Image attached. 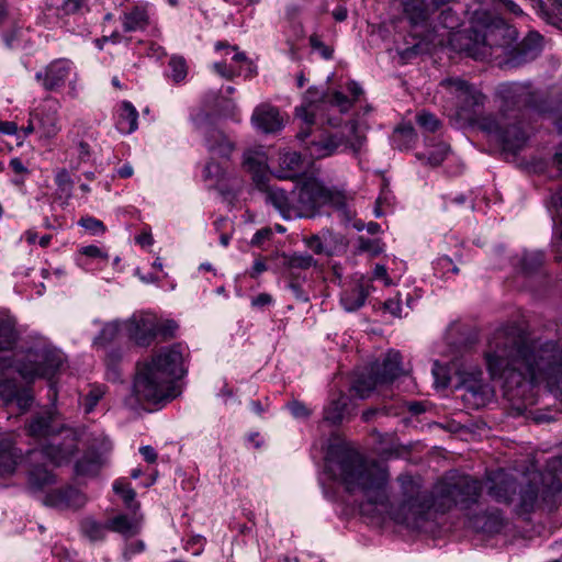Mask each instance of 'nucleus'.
<instances>
[{
  "mask_svg": "<svg viewBox=\"0 0 562 562\" xmlns=\"http://www.w3.org/2000/svg\"><path fill=\"white\" fill-rule=\"evenodd\" d=\"M325 472L352 495L367 504L364 514L389 513L398 522L420 527L431 509L445 513L452 507L467 509L475 504L482 492L481 481L465 474L451 473L442 477L429 496L412 475L398 476L403 499L396 509L389 507V473L382 464L366 459L358 450L341 442L330 445L325 457Z\"/></svg>",
  "mask_w": 562,
  "mask_h": 562,
  "instance_id": "nucleus-1",
  "label": "nucleus"
},
{
  "mask_svg": "<svg viewBox=\"0 0 562 562\" xmlns=\"http://www.w3.org/2000/svg\"><path fill=\"white\" fill-rule=\"evenodd\" d=\"M491 379L502 381L510 398L525 397L543 384L562 397V338L535 346L506 330H496L484 351Z\"/></svg>",
  "mask_w": 562,
  "mask_h": 562,
  "instance_id": "nucleus-2",
  "label": "nucleus"
},
{
  "mask_svg": "<svg viewBox=\"0 0 562 562\" xmlns=\"http://www.w3.org/2000/svg\"><path fill=\"white\" fill-rule=\"evenodd\" d=\"M16 337L13 325L0 319V400L5 406L15 402L25 412L31 407L34 397L30 389L18 387L15 374L27 383L50 378L61 367L64 355L52 346L30 349L26 352L13 351Z\"/></svg>",
  "mask_w": 562,
  "mask_h": 562,
  "instance_id": "nucleus-3",
  "label": "nucleus"
},
{
  "mask_svg": "<svg viewBox=\"0 0 562 562\" xmlns=\"http://www.w3.org/2000/svg\"><path fill=\"white\" fill-rule=\"evenodd\" d=\"M180 345L160 349L149 361L138 364L133 392L139 402L157 404L176 397L175 381L182 378Z\"/></svg>",
  "mask_w": 562,
  "mask_h": 562,
  "instance_id": "nucleus-4",
  "label": "nucleus"
},
{
  "mask_svg": "<svg viewBox=\"0 0 562 562\" xmlns=\"http://www.w3.org/2000/svg\"><path fill=\"white\" fill-rule=\"evenodd\" d=\"M294 207L297 217L314 216L317 209L329 204L338 210H345L351 198L342 189L327 188L316 179H308L293 191Z\"/></svg>",
  "mask_w": 562,
  "mask_h": 562,
  "instance_id": "nucleus-5",
  "label": "nucleus"
},
{
  "mask_svg": "<svg viewBox=\"0 0 562 562\" xmlns=\"http://www.w3.org/2000/svg\"><path fill=\"white\" fill-rule=\"evenodd\" d=\"M350 138H345L342 135H322L319 138L307 143L305 150L312 159H322L348 150L357 156L364 147L367 137L358 132L356 121L350 123Z\"/></svg>",
  "mask_w": 562,
  "mask_h": 562,
  "instance_id": "nucleus-6",
  "label": "nucleus"
},
{
  "mask_svg": "<svg viewBox=\"0 0 562 562\" xmlns=\"http://www.w3.org/2000/svg\"><path fill=\"white\" fill-rule=\"evenodd\" d=\"M78 452V436L71 428H64L42 449L29 451V459H47L55 465L68 463Z\"/></svg>",
  "mask_w": 562,
  "mask_h": 562,
  "instance_id": "nucleus-7",
  "label": "nucleus"
},
{
  "mask_svg": "<svg viewBox=\"0 0 562 562\" xmlns=\"http://www.w3.org/2000/svg\"><path fill=\"white\" fill-rule=\"evenodd\" d=\"M441 86L456 98L460 114L467 115L484 103L485 97L461 78H447Z\"/></svg>",
  "mask_w": 562,
  "mask_h": 562,
  "instance_id": "nucleus-8",
  "label": "nucleus"
},
{
  "mask_svg": "<svg viewBox=\"0 0 562 562\" xmlns=\"http://www.w3.org/2000/svg\"><path fill=\"white\" fill-rule=\"evenodd\" d=\"M71 76H77L74 63L67 58H58L50 61L44 70L36 72L35 79L45 90L55 91L64 87Z\"/></svg>",
  "mask_w": 562,
  "mask_h": 562,
  "instance_id": "nucleus-9",
  "label": "nucleus"
},
{
  "mask_svg": "<svg viewBox=\"0 0 562 562\" xmlns=\"http://www.w3.org/2000/svg\"><path fill=\"white\" fill-rule=\"evenodd\" d=\"M123 324L130 339L139 346H148L157 335L156 321L148 314L135 313Z\"/></svg>",
  "mask_w": 562,
  "mask_h": 562,
  "instance_id": "nucleus-10",
  "label": "nucleus"
},
{
  "mask_svg": "<svg viewBox=\"0 0 562 562\" xmlns=\"http://www.w3.org/2000/svg\"><path fill=\"white\" fill-rule=\"evenodd\" d=\"M460 384L470 393L477 403H484L492 396L491 386L483 381V372L480 368H461L458 370Z\"/></svg>",
  "mask_w": 562,
  "mask_h": 562,
  "instance_id": "nucleus-11",
  "label": "nucleus"
},
{
  "mask_svg": "<svg viewBox=\"0 0 562 562\" xmlns=\"http://www.w3.org/2000/svg\"><path fill=\"white\" fill-rule=\"evenodd\" d=\"M251 124L265 134H272L283 128L284 121L278 108L269 103H261L252 112Z\"/></svg>",
  "mask_w": 562,
  "mask_h": 562,
  "instance_id": "nucleus-12",
  "label": "nucleus"
},
{
  "mask_svg": "<svg viewBox=\"0 0 562 562\" xmlns=\"http://www.w3.org/2000/svg\"><path fill=\"white\" fill-rule=\"evenodd\" d=\"M258 189L265 193L266 202L270 203L284 220L297 217L293 191L291 194H288L285 190L270 186L269 182H266V186Z\"/></svg>",
  "mask_w": 562,
  "mask_h": 562,
  "instance_id": "nucleus-13",
  "label": "nucleus"
},
{
  "mask_svg": "<svg viewBox=\"0 0 562 562\" xmlns=\"http://www.w3.org/2000/svg\"><path fill=\"white\" fill-rule=\"evenodd\" d=\"M86 502V496L71 486L53 490L43 499L44 505L58 509L81 508Z\"/></svg>",
  "mask_w": 562,
  "mask_h": 562,
  "instance_id": "nucleus-14",
  "label": "nucleus"
},
{
  "mask_svg": "<svg viewBox=\"0 0 562 562\" xmlns=\"http://www.w3.org/2000/svg\"><path fill=\"white\" fill-rule=\"evenodd\" d=\"M488 494L498 503L510 504L517 491V482L513 476L499 470L490 477Z\"/></svg>",
  "mask_w": 562,
  "mask_h": 562,
  "instance_id": "nucleus-15",
  "label": "nucleus"
},
{
  "mask_svg": "<svg viewBox=\"0 0 562 562\" xmlns=\"http://www.w3.org/2000/svg\"><path fill=\"white\" fill-rule=\"evenodd\" d=\"M58 101L49 99L46 100L43 104L41 113L36 114V119L38 121L37 130L41 133V137L49 139L55 137L59 133L60 126L58 119Z\"/></svg>",
  "mask_w": 562,
  "mask_h": 562,
  "instance_id": "nucleus-16",
  "label": "nucleus"
},
{
  "mask_svg": "<svg viewBox=\"0 0 562 562\" xmlns=\"http://www.w3.org/2000/svg\"><path fill=\"white\" fill-rule=\"evenodd\" d=\"M243 166L251 173L257 188H261L270 181L271 176L268 172L267 156L262 150H247L244 154Z\"/></svg>",
  "mask_w": 562,
  "mask_h": 562,
  "instance_id": "nucleus-17",
  "label": "nucleus"
},
{
  "mask_svg": "<svg viewBox=\"0 0 562 562\" xmlns=\"http://www.w3.org/2000/svg\"><path fill=\"white\" fill-rule=\"evenodd\" d=\"M402 357L398 351H389L382 362L376 361L371 366V371L378 376V381L382 384L393 382L397 376L403 373L401 366Z\"/></svg>",
  "mask_w": 562,
  "mask_h": 562,
  "instance_id": "nucleus-18",
  "label": "nucleus"
},
{
  "mask_svg": "<svg viewBox=\"0 0 562 562\" xmlns=\"http://www.w3.org/2000/svg\"><path fill=\"white\" fill-rule=\"evenodd\" d=\"M207 150L222 158H229L235 150V143L222 130L209 126L203 132Z\"/></svg>",
  "mask_w": 562,
  "mask_h": 562,
  "instance_id": "nucleus-19",
  "label": "nucleus"
},
{
  "mask_svg": "<svg viewBox=\"0 0 562 562\" xmlns=\"http://www.w3.org/2000/svg\"><path fill=\"white\" fill-rule=\"evenodd\" d=\"M57 423L55 415L50 411L36 414L27 425V432L36 438H53L60 429H64Z\"/></svg>",
  "mask_w": 562,
  "mask_h": 562,
  "instance_id": "nucleus-20",
  "label": "nucleus"
},
{
  "mask_svg": "<svg viewBox=\"0 0 562 562\" xmlns=\"http://www.w3.org/2000/svg\"><path fill=\"white\" fill-rule=\"evenodd\" d=\"M132 515L120 514L108 520L110 531L120 533L128 539L138 535L142 530L143 515L138 510H131Z\"/></svg>",
  "mask_w": 562,
  "mask_h": 562,
  "instance_id": "nucleus-21",
  "label": "nucleus"
},
{
  "mask_svg": "<svg viewBox=\"0 0 562 562\" xmlns=\"http://www.w3.org/2000/svg\"><path fill=\"white\" fill-rule=\"evenodd\" d=\"M372 285L362 281L357 282L350 289L342 292L340 303L345 311L356 312L362 307L370 294Z\"/></svg>",
  "mask_w": 562,
  "mask_h": 562,
  "instance_id": "nucleus-22",
  "label": "nucleus"
},
{
  "mask_svg": "<svg viewBox=\"0 0 562 562\" xmlns=\"http://www.w3.org/2000/svg\"><path fill=\"white\" fill-rule=\"evenodd\" d=\"M22 452L10 439L0 440V476L7 477L15 472Z\"/></svg>",
  "mask_w": 562,
  "mask_h": 562,
  "instance_id": "nucleus-23",
  "label": "nucleus"
},
{
  "mask_svg": "<svg viewBox=\"0 0 562 562\" xmlns=\"http://www.w3.org/2000/svg\"><path fill=\"white\" fill-rule=\"evenodd\" d=\"M400 7L412 24H420L428 18L430 9L441 4H435L431 0H398Z\"/></svg>",
  "mask_w": 562,
  "mask_h": 562,
  "instance_id": "nucleus-24",
  "label": "nucleus"
},
{
  "mask_svg": "<svg viewBox=\"0 0 562 562\" xmlns=\"http://www.w3.org/2000/svg\"><path fill=\"white\" fill-rule=\"evenodd\" d=\"M42 459H29V453L26 454V461L29 463V472H27V484L32 491H40L47 485L55 483V476L42 464L40 461Z\"/></svg>",
  "mask_w": 562,
  "mask_h": 562,
  "instance_id": "nucleus-25",
  "label": "nucleus"
},
{
  "mask_svg": "<svg viewBox=\"0 0 562 562\" xmlns=\"http://www.w3.org/2000/svg\"><path fill=\"white\" fill-rule=\"evenodd\" d=\"M104 464L101 454L94 451L86 452L75 464V473L79 476H95Z\"/></svg>",
  "mask_w": 562,
  "mask_h": 562,
  "instance_id": "nucleus-26",
  "label": "nucleus"
},
{
  "mask_svg": "<svg viewBox=\"0 0 562 562\" xmlns=\"http://www.w3.org/2000/svg\"><path fill=\"white\" fill-rule=\"evenodd\" d=\"M280 263L290 272L294 270H307L317 265V261L307 252L294 251L292 254H282Z\"/></svg>",
  "mask_w": 562,
  "mask_h": 562,
  "instance_id": "nucleus-27",
  "label": "nucleus"
},
{
  "mask_svg": "<svg viewBox=\"0 0 562 562\" xmlns=\"http://www.w3.org/2000/svg\"><path fill=\"white\" fill-rule=\"evenodd\" d=\"M138 112L134 105L124 101L121 105L120 115L117 120V128L123 134H131L137 130Z\"/></svg>",
  "mask_w": 562,
  "mask_h": 562,
  "instance_id": "nucleus-28",
  "label": "nucleus"
},
{
  "mask_svg": "<svg viewBox=\"0 0 562 562\" xmlns=\"http://www.w3.org/2000/svg\"><path fill=\"white\" fill-rule=\"evenodd\" d=\"M122 24L125 32L144 30L148 25L147 11L139 7L132 8L124 13Z\"/></svg>",
  "mask_w": 562,
  "mask_h": 562,
  "instance_id": "nucleus-29",
  "label": "nucleus"
},
{
  "mask_svg": "<svg viewBox=\"0 0 562 562\" xmlns=\"http://www.w3.org/2000/svg\"><path fill=\"white\" fill-rule=\"evenodd\" d=\"M122 328H124V324L119 319L105 323L99 335L93 339V347L105 349L109 344L117 339Z\"/></svg>",
  "mask_w": 562,
  "mask_h": 562,
  "instance_id": "nucleus-30",
  "label": "nucleus"
},
{
  "mask_svg": "<svg viewBox=\"0 0 562 562\" xmlns=\"http://www.w3.org/2000/svg\"><path fill=\"white\" fill-rule=\"evenodd\" d=\"M347 397L340 394L337 398H333L324 407V420L333 425L342 422L347 407Z\"/></svg>",
  "mask_w": 562,
  "mask_h": 562,
  "instance_id": "nucleus-31",
  "label": "nucleus"
},
{
  "mask_svg": "<svg viewBox=\"0 0 562 562\" xmlns=\"http://www.w3.org/2000/svg\"><path fill=\"white\" fill-rule=\"evenodd\" d=\"M527 139V136L519 125H513L504 128L503 134L499 138V143L509 150H518L522 147Z\"/></svg>",
  "mask_w": 562,
  "mask_h": 562,
  "instance_id": "nucleus-32",
  "label": "nucleus"
},
{
  "mask_svg": "<svg viewBox=\"0 0 562 562\" xmlns=\"http://www.w3.org/2000/svg\"><path fill=\"white\" fill-rule=\"evenodd\" d=\"M378 385H382V383L378 381V376L374 375L370 370L368 375H359L353 381L351 390L358 397L367 398L371 395Z\"/></svg>",
  "mask_w": 562,
  "mask_h": 562,
  "instance_id": "nucleus-33",
  "label": "nucleus"
},
{
  "mask_svg": "<svg viewBox=\"0 0 562 562\" xmlns=\"http://www.w3.org/2000/svg\"><path fill=\"white\" fill-rule=\"evenodd\" d=\"M295 115L305 125L297 133V138L302 142H305V139L311 135V126L314 124V104L312 102L302 104L301 106L296 108Z\"/></svg>",
  "mask_w": 562,
  "mask_h": 562,
  "instance_id": "nucleus-34",
  "label": "nucleus"
},
{
  "mask_svg": "<svg viewBox=\"0 0 562 562\" xmlns=\"http://www.w3.org/2000/svg\"><path fill=\"white\" fill-rule=\"evenodd\" d=\"M108 530V521L105 524H101L92 518H86L81 522V532L90 541H102L105 538Z\"/></svg>",
  "mask_w": 562,
  "mask_h": 562,
  "instance_id": "nucleus-35",
  "label": "nucleus"
},
{
  "mask_svg": "<svg viewBox=\"0 0 562 562\" xmlns=\"http://www.w3.org/2000/svg\"><path fill=\"white\" fill-rule=\"evenodd\" d=\"M123 360V352L120 348H111L106 351L104 363L106 367V378L111 381L120 379V363Z\"/></svg>",
  "mask_w": 562,
  "mask_h": 562,
  "instance_id": "nucleus-36",
  "label": "nucleus"
},
{
  "mask_svg": "<svg viewBox=\"0 0 562 562\" xmlns=\"http://www.w3.org/2000/svg\"><path fill=\"white\" fill-rule=\"evenodd\" d=\"M113 491L115 494L120 495L126 506L130 510H138L139 509V503L135 501L136 493L131 487L128 483H126L123 480H116L113 483Z\"/></svg>",
  "mask_w": 562,
  "mask_h": 562,
  "instance_id": "nucleus-37",
  "label": "nucleus"
},
{
  "mask_svg": "<svg viewBox=\"0 0 562 562\" xmlns=\"http://www.w3.org/2000/svg\"><path fill=\"white\" fill-rule=\"evenodd\" d=\"M106 393V386L102 384L91 385L89 392L81 400L85 413L89 414L94 411L95 406Z\"/></svg>",
  "mask_w": 562,
  "mask_h": 562,
  "instance_id": "nucleus-38",
  "label": "nucleus"
},
{
  "mask_svg": "<svg viewBox=\"0 0 562 562\" xmlns=\"http://www.w3.org/2000/svg\"><path fill=\"white\" fill-rule=\"evenodd\" d=\"M538 498V487L535 484H527L520 488L518 507L521 513L532 510Z\"/></svg>",
  "mask_w": 562,
  "mask_h": 562,
  "instance_id": "nucleus-39",
  "label": "nucleus"
},
{
  "mask_svg": "<svg viewBox=\"0 0 562 562\" xmlns=\"http://www.w3.org/2000/svg\"><path fill=\"white\" fill-rule=\"evenodd\" d=\"M203 178L210 182V187H216L225 178V168L220 162L210 159L204 167Z\"/></svg>",
  "mask_w": 562,
  "mask_h": 562,
  "instance_id": "nucleus-40",
  "label": "nucleus"
},
{
  "mask_svg": "<svg viewBox=\"0 0 562 562\" xmlns=\"http://www.w3.org/2000/svg\"><path fill=\"white\" fill-rule=\"evenodd\" d=\"M551 201L552 205L555 207V214L553 215V218L557 222V250L560 255V259H562V189H560L551 196Z\"/></svg>",
  "mask_w": 562,
  "mask_h": 562,
  "instance_id": "nucleus-41",
  "label": "nucleus"
},
{
  "mask_svg": "<svg viewBox=\"0 0 562 562\" xmlns=\"http://www.w3.org/2000/svg\"><path fill=\"white\" fill-rule=\"evenodd\" d=\"M57 193L59 198L70 199L72 195L74 181L66 169H59L55 176Z\"/></svg>",
  "mask_w": 562,
  "mask_h": 562,
  "instance_id": "nucleus-42",
  "label": "nucleus"
},
{
  "mask_svg": "<svg viewBox=\"0 0 562 562\" xmlns=\"http://www.w3.org/2000/svg\"><path fill=\"white\" fill-rule=\"evenodd\" d=\"M170 78L178 83L188 75V66L186 59L181 56H172L169 60Z\"/></svg>",
  "mask_w": 562,
  "mask_h": 562,
  "instance_id": "nucleus-43",
  "label": "nucleus"
},
{
  "mask_svg": "<svg viewBox=\"0 0 562 562\" xmlns=\"http://www.w3.org/2000/svg\"><path fill=\"white\" fill-rule=\"evenodd\" d=\"M542 36L538 33H529L520 44L521 52L530 58H533L541 49Z\"/></svg>",
  "mask_w": 562,
  "mask_h": 562,
  "instance_id": "nucleus-44",
  "label": "nucleus"
},
{
  "mask_svg": "<svg viewBox=\"0 0 562 562\" xmlns=\"http://www.w3.org/2000/svg\"><path fill=\"white\" fill-rule=\"evenodd\" d=\"M547 472L551 475L549 486L559 491L562 488V460L552 459L547 465Z\"/></svg>",
  "mask_w": 562,
  "mask_h": 562,
  "instance_id": "nucleus-45",
  "label": "nucleus"
},
{
  "mask_svg": "<svg viewBox=\"0 0 562 562\" xmlns=\"http://www.w3.org/2000/svg\"><path fill=\"white\" fill-rule=\"evenodd\" d=\"M544 260V255L541 251L525 252L521 258V268L525 272L530 273L537 270Z\"/></svg>",
  "mask_w": 562,
  "mask_h": 562,
  "instance_id": "nucleus-46",
  "label": "nucleus"
},
{
  "mask_svg": "<svg viewBox=\"0 0 562 562\" xmlns=\"http://www.w3.org/2000/svg\"><path fill=\"white\" fill-rule=\"evenodd\" d=\"M479 126L482 131L486 132L490 135H493L496 140H499L504 127L501 125V123L494 117V116H483L480 122Z\"/></svg>",
  "mask_w": 562,
  "mask_h": 562,
  "instance_id": "nucleus-47",
  "label": "nucleus"
},
{
  "mask_svg": "<svg viewBox=\"0 0 562 562\" xmlns=\"http://www.w3.org/2000/svg\"><path fill=\"white\" fill-rule=\"evenodd\" d=\"M416 121L420 127L427 132H436L440 126V121L430 112L422 111L416 115Z\"/></svg>",
  "mask_w": 562,
  "mask_h": 562,
  "instance_id": "nucleus-48",
  "label": "nucleus"
},
{
  "mask_svg": "<svg viewBox=\"0 0 562 562\" xmlns=\"http://www.w3.org/2000/svg\"><path fill=\"white\" fill-rule=\"evenodd\" d=\"M448 151L449 146L445 143H440L436 145L431 150H429L425 156L429 165L438 166L445 160Z\"/></svg>",
  "mask_w": 562,
  "mask_h": 562,
  "instance_id": "nucleus-49",
  "label": "nucleus"
},
{
  "mask_svg": "<svg viewBox=\"0 0 562 562\" xmlns=\"http://www.w3.org/2000/svg\"><path fill=\"white\" fill-rule=\"evenodd\" d=\"M79 225L92 235H102L105 232L104 224L94 217L87 216L79 221Z\"/></svg>",
  "mask_w": 562,
  "mask_h": 562,
  "instance_id": "nucleus-50",
  "label": "nucleus"
},
{
  "mask_svg": "<svg viewBox=\"0 0 562 562\" xmlns=\"http://www.w3.org/2000/svg\"><path fill=\"white\" fill-rule=\"evenodd\" d=\"M302 157L296 151L285 153L280 157V165L291 171H295L301 167Z\"/></svg>",
  "mask_w": 562,
  "mask_h": 562,
  "instance_id": "nucleus-51",
  "label": "nucleus"
},
{
  "mask_svg": "<svg viewBox=\"0 0 562 562\" xmlns=\"http://www.w3.org/2000/svg\"><path fill=\"white\" fill-rule=\"evenodd\" d=\"M311 47L318 52L324 59H330L333 57L334 49L324 44L316 34L310 36Z\"/></svg>",
  "mask_w": 562,
  "mask_h": 562,
  "instance_id": "nucleus-52",
  "label": "nucleus"
},
{
  "mask_svg": "<svg viewBox=\"0 0 562 562\" xmlns=\"http://www.w3.org/2000/svg\"><path fill=\"white\" fill-rule=\"evenodd\" d=\"M518 90H520V87L515 83L505 85L501 88L499 94L503 98L506 105H515L518 103V101L516 100V97L518 95Z\"/></svg>",
  "mask_w": 562,
  "mask_h": 562,
  "instance_id": "nucleus-53",
  "label": "nucleus"
},
{
  "mask_svg": "<svg viewBox=\"0 0 562 562\" xmlns=\"http://www.w3.org/2000/svg\"><path fill=\"white\" fill-rule=\"evenodd\" d=\"M329 102L331 104L337 105L339 108L340 112H342V113L348 112L352 108V104H353V101L350 100L348 97H346L340 91H335L331 94Z\"/></svg>",
  "mask_w": 562,
  "mask_h": 562,
  "instance_id": "nucleus-54",
  "label": "nucleus"
},
{
  "mask_svg": "<svg viewBox=\"0 0 562 562\" xmlns=\"http://www.w3.org/2000/svg\"><path fill=\"white\" fill-rule=\"evenodd\" d=\"M145 543L142 540H136L130 543H126L123 550V558L125 561H130L134 555L142 553L145 551Z\"/></svg>",
  "mask_w": 562,
  "mask_h": 562,
  "instance_id": "nucleus-55",
  "label": "nucleus"
},
{
  "mask_svg": "<svg viewBox=\"0 0 562 562\" xmlns=\"http://www.w3.org/2000/svg\"><path fill=\"white\" fill-rule=\"evenodd\" d=\"M305 245L317 255L326 254L329 255L330 252L327 250L326 246L324 245L322 238L318 235H312L304 239Z\"/></svg>",
  "mask_w": 562,
  "mask_h": 562,
  "instance_id": "nucleus-56",
  "label": "nucleus"
},
{
  "mask_svg": "<svg viewBox=\"0 0 562 562\" xmlns=\"http://www.w3.org/2000/svg\"><path fill=\"white\" fill-rule=\"evenodd\" d=\"M79 254L89 258L101 259L103 261L109 259V255L103 249L94 245L81 247L79 249Z\"/></svg>",
  "mask_w": 562,
  "mask_h": 562,
  "instance_id": "nucleus-57",
  "label": "nucleus"
},
{
  "mask_svg": "<svg viewBox=\"0 0 562 562\" xmlns=\"http://www.w3.org/2000/svg\"><path fill=\"white\" fill-rule=\"evenodd\" d=\"M288 407L294 418L305 419L311 415V411L307 408V406L300 401H291L288 404Z\"/></svg>",
  "mask_w": 562,
  "mask_h": 562,
  "instance_id": "nucleus-58",
  "label": "nucleus"
},
{
  "mask_svg": "<svg viewBox=\"0 0 562 562\" xmlns=\"http://www.w3.org/2000/svg\"><path fill=\"white\" fill-rule=\"evenodd\" d=\"M384 311L389 312L392 316L401 318L402 315V301L400 294L396 296L386 300L383 303Z\"/></svg>",
  "mask_w": 562,
  "mask_h": 562,
  "instance_id": "nucleus-59",
  "label": "nucleus"
},
{
  "mask_svg": "<svg viewBox=\"0 0 562 562\" xmlns=\"http://www.w3.org/2000/svg\"><path fill=\"white\" fill-rule=\"evenodd\" d=\"M60 9L65 14H72L78 12L83 5L86 0H59Z\"/></svg>",
  "mask_w": 562,
  "mask_h": 562,
  "instance_id": "nucleus-60",
  "label": "nucleus"
},
{
  "mask_svg": "<svg viewBox=\"0 0 562 562\" xmlns=\"http://www.w3.org/2000/svg\"><path fill=\"white\" fill-rule=\"evenodd\" d=\"M288 288L296 301L305 303L310 300L308 294L302 289V285L299 282L291 281Z\"/></svg>",
  "mask_w": 562,
  "mask_h": 562,
  "instance_id": "nucleus-61",
  "label": "nucleus"
},
{
  "mask_svg": "<svg viewBox=\"0 0 562 562\" xmlns=\"http://www.w3.org/2000/svg\"><path fill=\"white\" fill-rule=\"evenodd\" d=\"M495 5L497 9H504L515 15H521L522 10L518 4H516L513 0H495Z\"/></svg>",
  "mask_w": 562,
  "mask_h": 562,
  "instance_id": "nucleus-62",
  "label": "nucleus"
},
{
  "mask_svg": "<svg viewBox=\"0 0 562 562\" xmlns=\"http://www.w3.org/2000/svg\"><path fill=\"white\" fill-rule=\"evenodd\" d=\"M178 325L175 321H166L160 327L157 326V334H161L165 338L173 337Z\"/></svg>",
  "mask_w": 562,
  "mask_h": 562,
  "instance_id": "nucleus-63",
  "label": "nucleus"
},
{
  "mask_svg": "<svg viewBox=\"0 0 562 562\" xmlns=\"http://www.w3.org/2000/svg\"><path fill=\"white\" fill-rule=\"evenodd\" d=\"M359 249L370 251L372 255H378L381 251L375 240L363 237L359 238Z\"/></svg>",
  "mask_w": 562,
  "mask_h": 562,
  "instance_id": "nucleus-64",
  "label": "nucleus"
}]
</instances>
